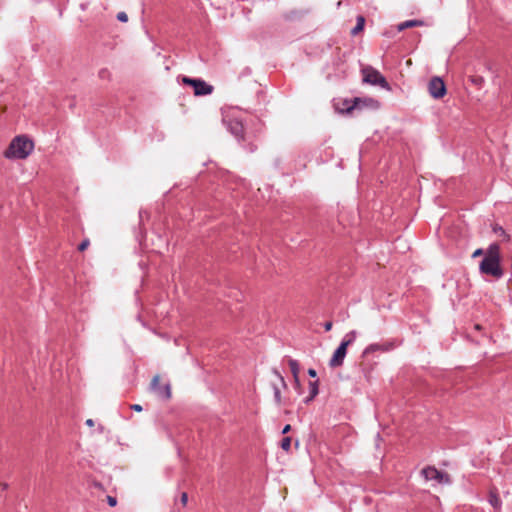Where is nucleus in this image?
<instances>
[{
  "label": "nucleus",
  "mask_w": 512,
  "mask_h": 512,
  "mask_svg": "<svg viewBox=\"0 0 512 512\" xmlns=\"http://www.w3.org/2000/svg\"><path fill=\"white\" fill-rule=\"evenodd\" d=\"M294 385H295V389L300 393L301 384H300L299 376H297V380H294Z\"/></svg>",
  "instance_id": "nucleus-25"
},
{
  "label": "nucleus",
  "mask_w": 512,
  "mask_h": 512,
  "mask_svg": "<svg viewBox=\"0 0 512 512\" xmlns=\"http://www.w3.org/2000/svg\"><path fill=\"white\" fill-rule=\"evenodd\" d=\"M362 72L364 82L372 85H379L381 87L388 86L386 79L376 69L372 67H366L362 70Z\"/></svg>",
  "instance_id": "nucleus-5"
},
{
  "label": "nucleus",
  "mask_w": 512,
  "mask_h": 512,
  "mask_svg": "<svg viewBox=\"0 0 512 512\" xmlns=\"http://www.w3.org/2000/svg\"><path fill=\"white\" fill-rule=\"evenodd\" d=\"M324 329H325L326 332L330 331L332 329V322H330V321L326 322L324 324Z\"/></svg>",
  "instance_id": "nucleus-26"
},
{
  "label": "nucleus",
  "mask_w": 512,
  "mask_h": 512,
  "mask_svg": "<svg viewBox=\"0 0 512 512\" xmlns=\"http://www.w3.org/2000/svg\"><path fill=\"white\" fill-rule=\"evenodd\" d=\"M421 475L427 481H435L439 484H449L450 477L447 473L442 472L434 466H428L421 470Z\"/></svg>",
  "instance_id": "nucleus-4"
},
{
  "label": "nucleus",
  "mask_w": 512,
  "mask_h": 512,
  "mask_svg": "<svg viewBox=\"0 0 512 512\" xmlns=\"http://www.w3.org/2000/svg\"><path fill=\"white\" fill-rule=\"evenodd\" d=\"M281 448L284 450V451H289L290 450V447H291V438L290 437H284L282 440H281Z\"/></svg>",
  "instance_id": "nucleus-17"
},
{
  "label": "nucleus",
  "mask_w": 512,
  "mask_h": 512,
  "mask_svg": "<svg viewBox=\"0 0 512 512\" xmlns=\"http://www.w3.org/2000/svg\"><path fill=\"white\" fill-rule=\"evenodd\" d=\"M1 487H2V490H6V489H7V487H8V485H7L6 483H2V484H1Z\"/></svg>",
  "instance_id": "nucleus-32"
},
{
  "label": "nucleus",
  "mask_w": 512,
  "mask_h": 512,
  "mask_svg": "<svg viewBox=\"0 0 512 512\" xmlns=\"http://www.w3.org/2000/svg\"><path fill=\"white\" fill-rule=\"evenodd\" d=\"M227 127L229 131L237 138V139H243V124L242 122L238 121L237 119H231L227 123Z\"/></svg>",
  "instance_id": "nucleus-9"
},
{
  "label": "nucleus",
  "mask_w": 512,
  "mask_h": 512,
  "mask_svg": "<svg viewBox=\"0 0 512 512\" xmlns=\"http://www.w3.org/2000/svg\"><path fill=\"white\" fill-rule=\"evenodd\" d=\"M424 23L421 20H407L398 25V30L402 31L406 28L416 27V26H422Z\"/></svg>",
  "instance_id": "nucleus-12"
},
{
  "label": "nucleus",
  "mask_w": 512,
  "mask_h": 512,
  "mask_svg": "<svg viewBox=\"0 0 512 512\" xmlns=\"http://www.w3.org/2000/svg\"><path fill=\"white\" fill-rule=\"evenodd\" d=\"M34 149V143L26 136H16L4 153L7 159H25Z\"/></svg>",
  "instance_id": "nucleus-1"
},
{
  "label": "nucleus",
  "mask_w": 512,
  "mask_h": 512,
  "mask_svg": "<svg viewBox=\"0 0 512 512\" xmlns=\"http://www.w3.org/2000/svg\"><path fill=\"white\" fill-rule=\"evenodd\" d=\"M131 409H133V410H135L137 412H140V411H142V406L139 405V404H134V405L131 406Z\"/></svg>",
  "instance_id": "nucleus-28"
},
{
  "label": "nucleus",
  "mask_w": 512,
  "mask_h": 512,
  "mask_svg": "<svg viewBox=\"0 0 512 512\" xmlns=\"http://www.w3.org/2000/svg\"><path fill=\"white\" fill-rule=\"evenodd\" d=\"M86 425L89 426V427H92V426H94V421L92 419H87L86 420Z\"/></svg>",
  "instance_id": "nucleus-30"
},
{
  "label": "nucleus",
  "mask_w": 512,
  "mask_h": 512,
  "mask_svg": "<svg viewBox=\"0 0 512 512\" xmlns=\"http://www.w3.org/2000/svg\"><path fill=\"white\" fill-rule=\"evenodd\" d=\"M429 94L435 98L440 99L446 94V86L443 80L439 77H433L428 84Z\"/></svg>",
  "instance_id": "nucleus-6"
},
{
  "label": "nucleus",
  "mask_w": 512,
  "mask_h": 512,
  "mask_svg": "<svg viewBox=\"0 0 512 512\" xmlns=\"http://www.w3.org/2000/svg\"><path fill=\"white\" fill-rule=\"evenodd\" d=\"M99 430H100V432H103V427H102V426H100V427H99Z\"/></svg>",
  "instance_id": "nucleus-34"
},
{
  "label": "nucleus",
  "mask_w": 512,
  "mask_h": 512,
  "mask_svg": "<svg viewBox=\"0 0 512 512\" xmlns=\"http://www.w3.org/2000/svg\"><path fill=\"white\" fill-rule=\"evenodd\" d=\"M88 246H89V241L84 240L80 243V245L78 246V249H79V251H84Z\"/></svg>",
  "instance_id": "nucleus-21"
},
{
  "label": "nucleus",
  "mask_w": 512,
  "mask_h": 512,
  "mask_svg": "<svg viewBox=\"0 0 512 512\" xmlns=\"http://www.w3.org/2000/svg\"><path fill=\"white\" fill-rule=\"evenodd\" d=\"M480 271L496 278H500L503 275L502 269L500 268L498 246H490L488 254L480 262Z\"/></svg>",
  "instance_id": "nucleus-2"
},
{
  "label": "nucleus",
  "mask_w": 512,
  "mask_h": 512,
  "mask_svg": "<svg viewBox=\"0 0 512 512\" xmlns=\"http://www.w3.org/2000/svg\"><path fill=\"white\" fill-rule=\"evenodd\" d=\"M391 348H392V346L390 344L373 343V344L368 345L364 349L363 356L366 357V356H368L372 353L378 352V351H382V352L389 351Z\"/></svg>",
  "instance_id": "nucleus-10"
},
{
  "label": "nucleus",
  "mask_w": 512,
  "mask_h": 512,
  "mask_svg": "<svg viewBox=\"0 0 512 512\" xmlns=\"http://www.w3.org/2000/svg\"><path fill=\"white\" fill-rule=\"evenodd\" d=\"M160 378L159 376H154L151 382L152 389L162 398L169 399L171 396V390L169 384H165L161 386L159 384Z\"/></svg>",
  "instance_id": "nucleus-8"
},
{
  "label": "nucleus",
  "mask_w": 512,
  "mask_h": 512,
  "mask_svg": "<svg viewBox=\"0 0 512 512\" xmlns=\"http://www.w3.org/2000/svg\"><path fill=\"white\" fill-rule=\"evenodd\" d=\"M356 338H357V332L355 330H352L344 336L341 343H346V347H348L356 340Z\"/></svg>",
  "instance_id": "nucleus-16"
},
{
  "label": "nucleus",
  "mask_w": 512,
  "mask_h": 512,
  "mask_svg": "<svg viewBox=\"0 0 512 512\" xmlns=\"http://www.w3.org/2000/svg\"><path fill=\"white\" fill-rule=\"evenodd\" d=\"M364 24H365V19L363 16H358L357 17V23L355 25V27L351 30V34L352 35H357L359 32H361L364 28Z\"/></svg>",
  "instance_id": "nucleus-15"
},
{
  "label": "nucleus",
  "mask_w": 512,
  "mask_h": 512,
  "mask_svg": "<svg viewBox=\"0 0 512 512\" xmlns=\"http://www.w3.org/2000/svg\"><path fill=\"white\" fill-rule=\"evenodd\" d=\"M106 75H108V71L107 70H101L100 71V77L101 78H104Z\"/></svg>",
  "instance_id": "nucleus-31"
},
{
  "label": "nucleus",
  "mask_w": 512,
  "mask_h": 512,
  "mask_svg": "<svg viewBox=\"0 0 512 512\" xmlns=\"http://www.w3.org/2000/svg\"><path fill=\"white\" fill-rule=\"evenodd\" d=\"M117 19L120 21V22H127L128 20V16L125 12H119L117 14Z\"/></svg>",
  "instance_id": "nucleus-20"
},
{
  "label": "nucleus",
  "mask_w": 512,
  "mask_h": 512,
  "mask_svg": "<svg viewBox=\"0 0 512 512\" xmlns=\"http://www.w3.org/2000/svg\"><path fill=\"white\" fill-rule=\"evenodd\" d=\"M319 393L318 380L309 382V397L305 400L306 403L313 400Z\"/></svg>",
  "instance_id": "nucleus-11"
},
{
  "label": "nucleus",
  "mask_w": 512,
  "mask_h": 512,
  "mask_svg": "<svg viewBox=\"0 0 512 512\" xmlns=\"http://www.w3.org/2000/svg\"><path fill=\"white\" fill-rule=\"evenodd\" d=\"M288 365L290 367L291 373L293 375L294 380H297V376H299L300 365L297 360L289 358Z\"/></svg>",
  "instance_id": "nucleus-13"
},
{
  "label": "nucleus",
  "mask_w": 512,
  "mask_h": 512,
  "mask_svg": "<svg viewBox=\"0 0 512 512\" xmlns=\"http://www.w3.org/2000/svg\"><path fill=\"white\" fill-rule=\"evenodd\" d=\"M489 502L495 508H498L500 506V499L498 498L497 495L493 493L490 494Z\"/></svg>",
  "instance_id": "nucleus-18"
},
{
  "label": "nucleus",
  "mask_w": 512,
  "mask_h": 512,
  "mask_svg": "<svg viewBox=\"0 0 512 512\" xmlns=\"http://www.w3.org/2000/svg\"><path fill=\"white\" fill-rule=\"evenodd\" d=\"M365 102H366V100H362L361 98H354V100L352 101V104H350L349 101H345V104H346L345 110L347 112H351L352 110L359 108L360 104L365 103Z\"/></svg>",
  "instance_id": "nucleus-14"
},
{
  "label": "nucleus",
  "mask_w": 512,
  "mask_h": 512,
  "mask_svg": "<svg viewBox=\"0 0 512 512\" xmlns=\"http://www.w3.org/2000/svg\"><path fill=\"white\" fill-rule=\"evenodd\" d=\"M274 374L280 379L282 385L285 387L286 383H285L283 376L277 370H274Z\"/></svg>",
  "instance_id": "nucleus-23"
},
{
  "label": "nucleus",
  "mask_w": 512,
  "mask_h": 512,
  "mask_svg": "<svg viewBox=\"0 0 512 512\" xmlns=\"http://www.w3.org/2000/svg\"><path fill=\"white\" fill-rule=\"evenodd\" d=\"M481 252H482V251H481L480 249L476 250V251L474 252V256L480 255V254H481Z\"/></svg>",
  "instance_id": "nucleus-33"
},
{
  "label": "nucleus",
  "mask_w": 512,
  "mask_h": 512,
  "mask_svg": "<svg viewBox=\"0 0 512 512\" xmlns=\"http://www.w3.org/2000/svg\"><path fill=\"white\" fill-rule=\"evenodd\" d=\"M308 375H309L310 377L314 378V377H316V376H317V372H316V370H315V369L310 368V369L308 370Z\"/></svg>",
  "instance_id": "nucleus-27"
},
{
  "label": "nucleus",
  "mask_w": 512,
  "mask_h": 512,
  "mask_svg": "<svg viewBox=\"0 0 512 512\" xmlns=\"http://www.w3.org/2000/svg\"><path fill=\"white\" fill-rule=\"evenodd\" d=\"M273 391H274L275 402L277 404H280L281 403V392H280L279 388L277 386H274Z\"/></svg>",
  "instance_id": "nucleus-19"
},
{
  "label": "nucleus",
  "mask_w": 512,
  "mask_h": 512,
  "mask_svg": "<svg viewBox=\"0 0 512 512\" xmlns=\"http://www.w3.org/2000/svg\"><path fill=\"white\" fill-rule=\"evenodd\" d=\"M187 501H188V495H187V493L183 492L181 495V502L183 505H186Z\"/></svg>",
  "instance_id": "nucleus-24"
},
{
  "label": "nucleus",
  "mask_w": 512,
  "mask_h": 512,
  "mask_svg": "<svg viewBox=\"0 0 512 512\" xmlns=\"http://www.w3.org/2000/svg\"><path fill=\"white\" fill-rule=\"evenodd\" d=\"M347 354L346 343H340L338 348L334 351L332 358L329 361L331 367L342 366Z\"/></svg>",
  "instance_id": "nucleus-7"
},
{
  "label": "nucleus",
  "mask_w": 512,
  "mask_h": 512,
  "mask_svg": "<svg viewBox=\"0 0 512 512\" xmlns=\"http://www.w3.org/2000/svg\"><path fill=\"white\" fill-rule=\"evenodd\" d=\"M107 501H108V504L111 506V507H114L116 504H117V500L115 497H112V496H108L107 497Z\"/></svg>",
  "instance_id": "nucleus-22"
},
{
  "label": "nucleus",
  "mask_w": 512,
  "mask_h": 512,
  "mask_svg": "<svg viewBox=\"0 0 512 512\" xmlns=\"http://www.w3.org/2000/svg\"><path fill=\"white\" fill-rule=\"evenodd\" d=\"M182 82L193 87L195 96L210 95L214 90V87L212 85L208 84L202 79H195L184 76L182 78Z\"/></svg>",
  "instance_id": "nucleus-3"
},
{
  "label": "nucleus",
  "mask_w": 512,
  "mask_h": 512,
  "mask_svg": "<svg viewBox=\"0 0 512 512\" xmlns=\"http://www.w3.org/2000/svg\"><path fill=\"white\" fill-rule=\"evenodd\" d=\"M291 429V426L289 424L285 425L284 428L282 429V434H286L290 431Z\"/></svg>",
  "instance_id": "nucleus-29"
}]
</instances>
